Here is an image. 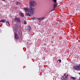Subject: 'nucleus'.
<instances>
[{
    "instance_id": "1",
    "label": "nucleus",
    "mask_w": 80,
    "mask_h": 80,
    "mask_svg": "<svg viewBox=\"0 0 80 80\" xmlns=\"http://www.w3.org/2000/svg\"><path fill=\"white\" fill-rule=\"evenodd\" d=\"M31 6L30 7V8H24V9L26 12V15L28 17H30L33 15V12H34V8L32 7H35L37 5V2L34 1H32L30 3Z\"/></svg>"
},
{
    "instance_id": "2",
    "label": "nucleus",
    "mask_w": 80,
    "mask_h": 80,
    "mask_svg": "<svg viewBox=\"0 0 80 80\" xmlns=\"http://www.w3.org/2000/svg\"><path fill=\"white\" fill-rule=\"evenodd\" d=\"M74 68L75 70L79 71L80 70V64L79 65L75 66Z\"/></svg>"
},
{
    "instance_id": "3",
    "label": "nucleus",
    "mask_w": 80,
    "mask_h": 80,
    "mask_svg": "<svg viewBox=\"0 0 80 80\" xmlns=\"http://www.w3.org/2000/svg\"><path fill=\"white\" fill-rule=\"evenodd\" d=\"M12 29L13 30H18V25L17 24H14Z\"/></svg>"
},
{
    "instance_id": "4",
    "label": "nucleus",
    "mask_w": 80,
    "mask_h": 80,
    "mask_svg": "<svg viewBox=\"0 0 80 80\" xmlns=\"http://www.w3.org/2000/svg\"><path fill=\"white\" fill-rule=\"evenodd\" d=\"M44 17H41V18H37V19L38 20V21L40 22L41 21H42L43 20H44Z\"/></svg>"
},
{
    "instance_id": "5",
    "label": "nucleus",
    "mask_w": 80,
    "mask_h": 80,
    "mask_svg": "<svg viewBox=\"0 0 80 80\" xmlns=\"http://www.w3.org/2000/svg\"><path fill=\"white\" fill-rule=\"evenodd\" d=\"M68 77V75H67V76H65V78L63 77L61 78V79L62 80H67V77Z\"/></svg>"
},
{
    "instance_id": "6",
    "label": "nucleus",
    "mask_w": 80,
    "mask_h": 80,
    "mask_svg": "<svg viewBox=\"0 0 80 80\" xmlns=\"http://www.w3.org/2000/svg\"><path fill=\"white\" fill-rule=\"evenodd\" d=\"M15 35V39H18V36L17 35V33H15L14 34Z\"/></svg>"
},
{
    "instance_id": "7",
    "label": "nucleus",
    "mask_w": 80,
    "mask_h": 80,
    "mask_svg": "<svg viewBox=\"0 0 80 80\" xmlns=\"http://www.w3.org/2000/svg\"><path fill=\"white\" fill-rule=\"evenodd\" d=\"M19 15L20 16L22 17H24V15L23 14V13L21 12H19Z\"/></svg>"
},
{
    "instance_id": "8",
    "label": "nucleus",
    "mask_w": 80,
    "mask_h": 80,
    "mask_svg": "<svg viewBox=\"0 0 80 80\" xmlns=\"http://www.w3.org/2000/svg\"><path fill=\"white\" fill-rule=\"evenodd\" d=\"M15 21H17L18 22H20V20L19 18H16L15 19Z\"/></svg>"
},
{
    "instance_id": "9",
    "label": "nucleus",
    "mask_w": 80,
    "mask_h": 80,
    "mask_svg": "<svg viewBox=\"0 0 80 80\" xmlns=\"http://www.w3.org/2000/svg\"><path fill=\"white\" fill-rule=\"evenodd\" d=\"M6 20L4 19L0 21V22H2V23H5V22H6Z\"/></svg>"
},
{
    "instance_id": "10",
    "label": "nucleus",
    "mask_w": 80,
    "mask_h": 80,
    "mask_svg": "<svg viewBox=\"0 0 80 80\" xmlns=\"http://www.w3.org/2000/svg\"><path fill=\"white\" fill-rule=\"evenodd\" d=\"M27 30L28 31H30L31 29V27H30V26H28V28H27Z\"/></svg>"
},
{
    "instance_id": "11",
    "label": "nucleus",
    "mask_w": 80,
    "mask_h": 80,
    "mask_svg": "<svg viewBox=\"0 0 80 80\" xmlns=\"http://www.w3.org/2000/svg\"><path fill=\"white\" fill-rule=\"evenodd\" d=\"M16 5H18V6H19L20 5V2H18V1L16 2Z\"/></svg>"
},
{
    "instance_id": "12",
    "label": "nucleus",
    "mask_w": 80,
    "mask_h": 80,
    "mask_svg": "<svg viewBox=\"0 0 80 80\" xmlns=\"http://www.w3.org/2000/svg\"><path fill=\"white\" fill-rule=\"evenodd\" d=\"M71 79H72V80H76V78L74 77H71Z\"/></svg>"
},
{
    "instance_id": "13",
    "label": "nucleus",
    "mask_w": 80,
    "mask_h": 80,
    "mask_svg": "<svg viewBox=\"0 0 80 80\" xmlns=\"http://www.w3.org/2000/svg\"><path fill=\"white\" fill-rule=\"evenodd\" d=\"M6 23H7V25H8V26H10V23H9V22H8V21H7L6 22Z\"/></svg>"
},
{
    "instance_id": "14",
    "label": "nucleus",
    "mask_w": 80,
    "mask_h": 80,
    "mask_svg": "<svg viewBox=\"0 0 80 80\" xmlns=\"http://www.w3.org/2000/svg\"><path fill=\"white\" fill-rule=\"evenodd\" d=\"M57 3H55L54 5V8H55L56 7H57Z\"/></svg>"
},
{
    "instance_id": "15",
    "label": "nucleus",
    "mask_w": 80,
    "mask_h": 80,
    "mask_svg": "<svg viewBox=\"0 0 80 80\" xmlns=\"http://www.w3.org/2000/svg\"><path fill=\"white\" fill-rule=\"evenodd\" d=\"M24 25H26V24H27V22H26V21H24Z\"/></svg>"
},
{
    "instance_id": "16",
    "label": "nucleus",
    "mask_w": 80,
    "mask_h": 80,
    "mask_svg": "<svg viewBox=\"0 0 80 80\" xmlns=\"http://www.w3.org/2000/svg\"><path fill=\"white\" fill-rule=\"evenodd\" d=\"M35 17H33L32 18V19L33 20H35Z\"/></svg>"
},
{
    "instance_id": "17",
    "label": "nucleus",
    "mask_w": 80,
    "mask_h": 80,
    "mask_svg": "<svg viewBox=\"0 0 80 80\" xmlns=\"http://www.w3.org/2000/svg\"><path fill=\"white\" fill-rule=\"evenodd\" d=\"M53 1L55 2V3H56V2H57V0H53Z\"/></svg>"
},
{
    "instance_id": "18",
    "label": "nucleus",
    "mask_w": 80,
    "mask_h": 80,
    "mask_svg": "<svg viewBox=\"0 0 80 80\" xmlns=\"http://www.w3.org/2000/svg\"><path fill=\"white\" fill-rule=\"evenodd\" d=\"M58 61H59V62L60 63V62H62V61L60 59H59L58 60Z\"/></svg>"
},
{
    "instance_id": "19",
    "label": "nucleus",
    "mask_w": 80,
    "mask_h": 80,
    "mask_svg": "<svg viewBox=\"0 0 80 80\" xmlns=\"http://www.w3.org/2000/svg\"><path fill=\"white\" fill-rule=\"evenodd\" d=\"M2 1H3L4 2L5 1V0H2Z\"/></svg>"
},
{
    "instance_id": "20",
    "label": "nucleus",
    "mask_w": 80,
    "mask_h": 80,
    "mask_svg": "<svg viewBox=\"0 0 80 80\" xmlns=\"http://www.w3.org/2000/svg\"><path fill=\"white\" fill-rule=\"evenodd\" d=\"M56 25H58V23H56Z\"/></svg>"
},
{
    "instance_id": "21",
    "label": "nucleus",
    "mask_w": 80,
    "mask_h": 80,
    "mask_svg": "<svg viewBox=\"0 0 80 80\" xmlns=\"http://www.w3.org/2000/svg\"><path fill=\"white\" fill-rule=\"evenodd\" d=\"M0 27H1V26H0Z\"/></svg>"
}]
</instances>
